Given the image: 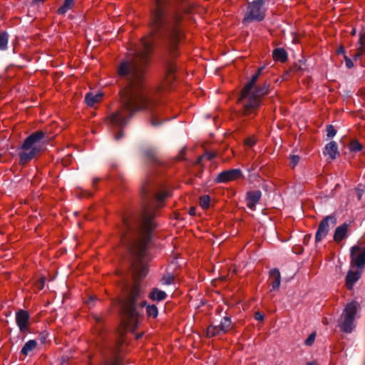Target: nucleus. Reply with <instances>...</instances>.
Instances as JSON below:
<instances>
[{"label":"nucleus","instance_id":"52","mask_svg":"<svg viewBox=\"0 0 365 365\" xmlns=\"http://www.w3.org/2000/svg\"><path fill=\"white\" fill-rule=\"evenodd\" d=\"M356 29H355V28H353V29H351V31L350 34H351V36H355V35H356Z\"/></svg>","mask_w":365,"mask_h":365},{"label":"nucleus","instance_id":"27","mask_svg":"<svg viewBox=\"0 0 365 365\" xmlns=\"http://www.w3.org/2000/svg\"><path fill=\"white\" fill-rule=\"evenodd\" d=\"M8 44V34L6 31L0 33V50L6 48Z\"/></svg>","mask_w":365,"mask_h":365},{"label":"nucleus","instance_id":"22","mask_svg":"<svg viewBox=\"0 0 365 365\" xmlns=\"http://www.w3.org/2000/svg\"><path fill=\"white\" fill-rule=\"evenodd\" d=\"M139 304L141 307H146L147 315L149 317L156 318L158 317V310L155 304L147 305V302L145 300L141 301Z\"/></svg>","mask_w":365,"mask_h":365},{"label":"nucleus","instance_id":"43","mask_svg":"<svg viewBox=\"0 0 365 365\" xmlns=\"http://www.w3.org/2000/svg\"><path fill=\"white\" fill-rule=\"evenodd\" d=\"M205 158V155H202L199 156V157L197 158V159L196 160V161L195 162V164H194V165H201L202 161V160H203Z\"/></svg>","mask_w":365,"mask_h":365},{"label":"nucleus","instance_id":"36","mask_svg":"<svg viewBox=\"0 0 365 365\" xmlns=\"http://www.w3.org/2000/svg\"><path fill=\"white\" fill-rule=\"evenodd\" d=\"M45 282H46V278L45 277L40 278L35 283L36 287L37 289H38L39 290L43 289V288L44 287Z\"/></svg>","mask_w":365,"mask_h":365},{"label":"nucleus","instance_id":"25","mask_svg":"<svg viewBox=\"0 0 365 365\" xmlns=\"http://www.w3.org/2000/svg\"><path fill=\"white\" fill-rule=\"evenodd\" d=\"M359 43L360 44V46L358 48L357 51L356 52L354 55V58H357L361 56L365 53V46L364 43V35L362 33L359 34Z\"/></svg>","mask_w":365,"mask_h":365},{"label":"nucleus","instance_id":"46","mask_svg":"<svg viewBox=\"0 0 365 365\" xmlns=\"http://www.w3.org/2000/svg\"><path fill=\"white\" fill-rule=\"evenodd\" d=\"M68 360H69V358L68 356H62L61 358L60 363L61 365H63V364H66L68 361Z\"/></svg>","mask_w":365,"mask_h":365},{"label":"nucleus","instance_id":"1","mask_svg":"<svg viewBox=\"0 0 365 365\" xmlns=\"http://www.w3.org/2000/svg\"><path fill=\"white\" fill-rule=\"evenodd\" d=\"M195 4L190 0H155L149 18L150 34L153 39L143 37L140 47L128 53L118 67V74L125 82L119 91L121 106L108 117V122L120 128L115 140L123 135V128L134 114L152 110L155 102L147 91L145 73L150 65L154 41L164 49L163 62L165 71V84L170 87L175 79V59L180 56L179 44L184 38L185 15L191 14Z\"/></svg>","mask_w":365,"mask_h":365},{"label":"nucleus","instance_id":"47","mask_svg":"<svg viewBox=\"0 0 365 365\" xmlns=\"http://www.w3.org/2000/svg\"><path fill=\"white\" fill-rule=\"evenodd\" d=\"M264 69V66L259 67L255 74H257V76L259 77L261 74L262 73L263 70Z\"/></svg>","mask_w":365,"mask_h":365},{"label":"nucleus","instance_id":"53","mask_svg":"<svg viewBox=\"0 0 365 365\" xmlns=\"http://www.w3.org/2000/svg\"><path fill=\"white\" fill-rule=\"evenodd\" d=\"M307 365H317V362L316 361H313L311 362H308Z\"/></svg>","mask_w":365,"mask_h":365},{"label":"nucleus","instance_id":"44","mask_svg":"<svg viewBox=\"0 0 365 365\" xmlns=\"http://www.w3.org/2000/svg\"><path fill=\"white\" fill-rule=\"evenodd\" d=\"M185 155V149L183 148L182 150H180L178 156V160H182L184 159V156Z\"/></svg>","mask_w":365,"mask_h":365},{"label":"nucleus","instance_id":"13","mask_svg":"<svg viewBox=\"0 0 365 365\" xmlns=\"http://www.w3.org/2000/svg\"><path fill=\"white\" fill-rule=\"evenodd\" d=\"M143 155L145 159L155 169V167L160 166L162 163L158 158L157 151L155 148H148L143 150Z\"/></svg>","mask_w":365,"mask_h":365},{"label":"nucleus","instance_id":"51","mask_svg":"<svg viewBox=\"0 0 365 365\" xmlns=\"http://www.w3.org/2000/svg\"><path fill=\"white\" fill-rule=\"evenodd\" d=\"M312 238V235L307 234L304 236V241H308Z\"/></svg>","mask_w":365,"mask_h":365},{"label":"nucleus","instance_id":"8","mask_svg":"<svg viewBox=\"0 0 365 365\" xmlns=\"http://www.w3.org/2000/svg\"><path fill=\"white\" fill-rule=\"evenodd\" d=\"M336 217L334 215L327 216L320 222L315 235L316 243L327 236L331 228L336 224Z\"/></svg>","mask_w":365,"mask_h":365},{"label":"nucleus","instance_id":"9","mask_svg":"<svg viewBox=\"0 0 365 365\" xmlns=\"http://www.w3.org/2000/svg\"><path fill=\"white\" fill-rule=\"evenodd\" d=\"M351 267L362 269L365 267V247L354 245L350 250Z\"/></svg>","mask_w":365,"mask_h":365},{"label":"nucleus","instance_id":"6","mask_svg":"<svg viewBox=\"0 0 365 365\" xmlns=\"http://www.w3.org/2000/svg\"><path fill=\"white\" fill-rule=\"evenodd\" d=\"M264 0H255L250 3L242 20L243 24L260 22L265 18V9L263 8Z\"/></svg>","mask_w":365,"mask_h":365},{"label":"nucleus","instance_id":"55","mask_svg":"<svg viewBox=\"0 0 365 365\" xmlns=\"http://www.w3.org/2000/svg\"><path fill=\"white\" fill-rule=\"evenodd\" d=\"M96 320L97 322H100V319H98V318H97V317H96Z\"/></svg>","mask_w":365,"mask_h":365},{"label":"nucleus","instance_id":"30","mask_svg":"<svg viewBox=\"0 0 365 365\" xmlns=\"http://www.w3.org/2000/svg\"><path fill=\"white\" fill-rule=\"evenodd\" d=\"M163 123V120H160L158 118L156 115L153 113H152L151 118H150V123L153 126H159Z\"/></svg>","mask_w":365,"mask_h":365},{"label":"nucleus","instance_id":"17","mask_svg":"<svg viewBox=\"0 0 365 365\" xmlns=\"http://www.w3.org/2000/svg\"><path fill=\"white\" fill-rule=\"evenodd\" d=\"M348 228L349 225L346 222L343 223L341 225L336 228L333 238L336 243L340 242L346 237Z\"/></svg>","mask_w":365,"mask_h":365},{"label":"nucleus","instance_id":"41","mask_svg":"<svg viewBox=\"0 0 365 365\" xmlns=\"http://www.w3.org/2000/svg\"><path fill=\"white\" fill-rule=\"evenodd\" d=\"M356 190L357 198L359 200H361V197H362L363 194L364 193V189L357 187Z\"/></svg>","mask_w":365,"mask_h":365},{"label":"nucleus","instance_id":"10","mask_svg":"<svg viewBox=\"0 0 365 365\" xmlns=\"http://www.w3.org/2000/svg\"><path fill=\"white\" fill-rule=\"evenodd\" d=\"M242 177L240 169L226 170L218 174L215 180L217 183H225L237 180Z\"/></svg>","mask_w":365,"mask_h":365},{"label":"nucleus","instance_id":"26","mask_svg":"<svg viewBox=\"0 0 365 365\" xmlns=\"http://www.w3.org/2000/svg\"><path fill=\"white\" fill-rule=\"evenodd\" d=\"M210 197L208 195H204L200 197L199 204L200 207L204 209H208L210 207Z\"/></svg>","mask_w":365,"mask_h":365},{"label":"nucleus","instance_id":"20","mask_svg":"<svg viewBox=\"0 0 365 365\" xmlns=\"http://www.w3.org/2000/svg\"><path fill=\"white\" fill-rule=\"evenodd\" d=\"M325 150L326 154L328 155L331 160L335 159L337 155H339L337 144L334 141L329 142L326 145Z\"/></svg>","mask_w":365,"mask_h":365},{"label":"nucleus","instance_id":"23","mask_svg":"<svg viewBox=\"0 0 365 365\" xmlns=\"http://www.w3.org/2000/svg\"><path fill=\"white\" fill-rule=\"evenodd\" d=\"M37 346V342L36 340L31 339L28 341L22 347L21 350V354L27 356L31 351L35 349Z\"/></svg>","mask_w":365,"mask_h":365},{"label":"nucleus","instance_id":"35","mask_svg":"<svg viewBox=\"0 0 365 365\" xmlns=\"http://www.w3.org/2000/svg\"><path fill=\"white\" fill-rule=\"evenodd\" d=\"M175 280V277L173 275H164L162 278V281L165 284H172Z\"/></svg>","mask_w":365,"mask_h":365},{"label":"nucleus","instance_id":"45","mask_svg":"<svg viewBox=\"0 0 365 365\" xmlns=\"http://www.w3.org/2000/svg\"><path fill=\"white\" fill-rule=\"evenodd\" d=\"M336 53L338 55H339V54H344V55H345V49H344V47L343 46H340L337 48V50H336Z\"/></svg>","mask_w":365,"mask_h":365},{"label":"nucleus","instance_id":"21","mask_svg":"<svg viewBox=\"0 0 365 365\" xmlns=\"http://www.w3.org/2000/svg\"><path fill=\"white\" fill-rule=\"evenodd\" d=\"M103 94L101 93L95 95L92 93H88L85 96V101L88 106L93 107L96 103L101 100Z\"/></svg>","mask_w":365,"mask_h":365},{"label":"nucleus","instance_id":"38","mask_svg":"<svg viewBox=\"0 0 365 365\" xmlns=\"http://www.w3.org/2000/svg\"><path fill=\"white\" fill-rule=\"evenodd\" d=\"M254 317H255V319L257 321H263L264 319V314L259 312H256L255 313Z\"/></svg>","mask_w":365,"mask_h":365},{"label":"nucleus","instance_id":"5","mask_svg":"<svg viewBox=\"0 0 365 365\" xmlns=\"http://www.w3.org/2000/svg\"><path fill=\"white\" fill-rule=\"evenodd\" d=\"M359 308L360 305L356 301H352L346 304L341 316L342 322L339 324L340 329L342 331L345 333L352 331L354 327L355 316Z\"/></svg>","mask_w":365,"mask_h":365},{"label":"nucleus","instance_id":"19","mask_svg":"<svg viewBox=\"0 0 365 365\" xmlns=\"http://www.w3.org/2000/svg\"><path fill=\"white\" fill-rule=\"evenodd\" d=\"M272 58L275 61L284 63L287 61V53L283 48H277L272 51Z\"/></svg>","mask_w":365,"mask_h":365},{"label":"nucleus","instance_id":"7","mask_svg":"<svg viewBox=\"0 0 365 365\" xmlns=\"http://www.w3.org/2000/svg\"><path fill=\"white\" fill-rule=\"evenodd\" d=\"M232 329V323L230 317H224L219 325H213L210 324L205 332L206 337L212 338L219 336L222 334L227 333Z\"/></svg>","mask_w":365,"mask_h":365},{"label":"nucleus","instance_id":"48","mask_svg":"<svg viewBox=\"0 0 365 365\" xmlns=\"http://www.w3.org/2000/svg\"><path fill=\"white\" fill-rule=\"evenodd\" d=\"M203 172V168H200L197 171V173L195 174V177L197 178H200L201 177V175Z\"/></svg>","mask_w":365,"mask_h":365},{"label":"nucleus","instance_id":"2","mask_svg":"<svg viewBox=\"0 0 365 365\" xmlns=\"http://www.w3.org/2000/svg\"><path fill=\"white\" fill-rule=\"evenodd\" d=\"M141 210L138 213L124 215L120 228V242L130 254V268L134 278L133 285L123 283L121 294L113 304L119 307L121 322L119 327L120 336L127 331H135L138 327L139 313L137 310L142 290L138 280L145 277L148 266L144 262L148 245L152 239V232L157 227L155 212L164 205L168 197L167 191L156 192V185L148 176L140 189Z\"/></svg>","mask_w":365,"mask_h":365},{"label":"nucleus","instance_id":"18","mask_svg":"<svg viewBox=\"0 0 365 365\" xmlns=\"http://www.w3.org/2000/svg\"><path fill=\"white\" fill-rule=\"evenodd\" d=\"M149 298L153 301L160 302L167 297V294L157 287L151 289L148 294Z\"/></svg>","mask_w":365,"mask_h":365},{"label":"nucleus","instance_id":"14","mask_svg":"<svg viewBox=\"0 0 365 365\" xmlns=\"http://www.w3.org/2000/svg\"><path fill=\"white\" fill-rule=\"evenodd\" d=\"M262 192L260 190H251L247 192V206L252 210H255L256 204L260 200Z\"/></svg>","mask_w":365,"mask_h":365},{"label":"nucleus","instance_id":"37","mask_svg":"<svg viewBox=\"0 0 365 365\" xmlns=\"http://www.w3.org/2000/svg\"><path fill=\"white\" fill-rule=\"evenodd\" d=\"M256 143V141L252 138H247L245 140V144L249 147H252Z\"/></svg>","mask_w":365,"mask_h":365},{"label":"nucleus","instance_id":"4","mask_svg":"<svg viewBox=\"0 0 365 365\" xmlns=\"http://www.w3.org/2000/svg\"><path fill=\"white\" fill-rule=\"evenodd\" d=\"M46 133L42 130H37L29 135L24 141L20 148V164L25 165L34 158L41 150V146L37 144L45 137Z\"/></svg>","mask_w":365,"mask_h":365},{"label":"nucleus","instance_id":"11","mask_svg":"<svg viewBox=\"0 0 365 365\" xmlns=\"http://www.w3.org/2000/svg\"><path fill=\"white\" fill-rule=\"evenodd\" d=\"M30 316L27 311L19 309L16 313V322L21 333L29 332Z\"/></svg>","mask_w":365,"mask_h":365},{"label":"nucleus","instance_id":"15","mask_svg":"<svg viewBox=\"0 0 365 365\" xmlns=\"http://www.w3.org/2000/svg\"><path fill=\"white\" fill-rule=\"evenodd\" d=\"M361 275V269H357L356 271L353 272L351 270H349L347 272L346 277V286L348 289L351 290L352 289L354 284L359 279Z\"/></svg>","mask_w":365,"mask_h":365},{"label":"nucleus","instance_id":"54","mask_svg":"<svg viewBox=\"0 0 365 365\" xmlns=\"http://www.w3.org/2000/svg\"><path fill=\"white\" fill-rule=\"evenodd\" d=\"M142 335H143V334H138V335L137 336V339H140V338L142 336Z\"/></svg>","mask_w":365,"mask_h":365},{"label":"nucleus","instance_id":"32","mask_svg":"<svg viewBox=\"0 0 365 365\" xmlns=\"http://www.w3.org/2000/svg\"><path fill=\"white\" fill-rule=\"evenodd\" d=\"M104 365H123L120 358L117 356H115L114 359L112 360H107L104 363Z\"/></svg>","mask_w":365,"mask_h":365},{"label":"nucleus","instance_id":"56","mask_svg":"<svg viewBox=\"0 0 365 365\" xmlns=\"http://www.w3.org/2000/svg\"><path fill=\"white\" fill-rule=\"evenodd\" d=\"M158 90H162V89H163V87H158Z\"/></svg>","mask_w":365,"mask_h":365},{"label":"nucleus","instance_id":"3","mask_svg":"<svg viewBox=\"0 0 365 365\" xmlns=\"http://www.w3.org/2000/svg\"><path fill=\"white\" fill-rule=\"evenodd\" d=\"M269 88L270 83L267 81L254 86L248 96L240 103L242 105V115L248 116L255 114L261 106L263 97L268 94Z\"/></svg>","mask_w":365,"mask_h":365},{"label":"nucleus","instance_id":"33","mask_svg":"<svg viewBox=\"0 0 365 365\" xmlns=\"http://www.w3.org/2000/svg\"><path fill=\"white\" fill-rule=\"evenodd\" d=\"M300 158L299 155H292L289 157V163L292 168H294L299 162Z\"/></svg>","mask_w":365,"mask_h":365},{"label":"nucleus","instance_id":"31","mask_svg":"<svg viewBox=\"0 0 365 365\" xmlns=\"http://www.w3.org/2000/svg\"><path fill=\"white\" fill-rule=\"evenodd\" d=\"M326 131L328 138H333L336 133V130L332 125H327Z\"/></svg>","mask_w":365,"mask_h":365},{"label":"nucleus","instance_id":"50","mask_svg":"<svg viewBox=\"0 0 365 365\" xmlns=\"http://www.w3.org/2000/svg\"><path fill=\"white\" fill-rule=\"evenodd\" d=\"M99 181H100V178H94L93 180V186L96 187Z\"/></svg>","mask_w":365,"mask_h":365},{"label":"nucleus","instance_id":"28","mask_svg":"<svg viewBox=\"0 0 365 365\" xmlns=\"http://www.w3.org/2000/svg\"><path fill=\"white\" fill-rule=\"evenodd\" d=\"M363 145L357 140L351 141L349 149L351 152H359L361 151Z\"/></svg>","mask_w":365,"mask_h":365},{"label":"nucleus","instance_id":"49","mask_svg":"<svg viewBox=\"0 0 365 365\" xmlns=\"http://www.w3.org/2000/svg\"><path fill=\"white\" fill-rule=\"evenodd\" d=\"M195 210H196L195 207H191L190 208V210H189V214H190V215H192V216H195V214H196Z\"/></svg>","mask_w":365,"mask_h":365},{"label":"nucleus","instance_id":"12","mask_svg":"<svg viewBox=\"0 0 365 365\" xmlns=\"http://www.w3.org/2000/svg\"><path fill=\"white\" fill-rule=\"evenodd\" d=\"M259 78V77L257 76V74L255 73L250 80L245 84L240 93L237 103L242 102L248 96L252 90L254 88V86H257V82Z\"/></svg>","mask_w":365,"mask_h":365},{"label":"nucleus","instance_id":"16","mask_svg":"<svg viewBox=\"0 0 365 365\" xmlns=\"http://www.w3.org/2000/svg\"><path fill=\"white\" fill-rule=\"evenodd\" d=\"M269 280L272 285V290H278L280 287L281 275L277 268L272 269L269 271Z\"/></svg>","mask_w":365,"mask_h":365},{"label":"nucleus","instance_id":"34","mask_svg":"<svg viewBox=\"0 0 365 365\" xmlns=\"http://www.w3.org/2000/svg\"><path fill=\"white\" fill-rule=\"evenodd\" d=\"M315 338H316V332L314 331L305 340V341H304L305 345L312 346L314 342Z\"/></svg>","mask_w":365,"mask_h":365},{"label":"nucleus","instance_id":"24","mask_svg":"<svg viewBox=\"0 0 365 365\" xmlns=\"http://www.w3.org/2000/svg\"><path fill=\"white\" fill-rule=\"evenodd\" d=\"M74 1L75 0H64L62 6L58 9L57 13L61 15L65 14L68 10L72 9L74 5Z\"/></svg>","mask_w":365,"mask_h":365},{"label":"nucleus","instance_id":"57","mask_svg":"<svg viewBox=\"0 0 365 365\" xmlns=\"http://www.w3.org/2000/svg\"><path fill=\"white\" fill-rule=\"evenodd\" d=\"M363 35H364V38H365V34H363Z\"/></svg>","mask_w":365,"mask_h":365},{"label":"nucleus","instance_id":"29","mask_svg":"<svg viewBox=\"0 0 365 365\" xmlns=\"http://www.w3.org/2000/svg\"><path fill=\"white\" fill-rule=\"evenodd\" d=\"M303 68H302L301 65H298L297 63H294L292 66H290L289 69L287 71L286 74H292V73H297L301 71H302Z\"/></svg>","mask_w":365,"mask_h":365},{"label":"nucleus","instance_id":"39","mask_svg":"<svg viewBox=\"0 0 365 365\" xmlns=\"http://www.w3.org/2000/svg\"><path fill=\"white\" fill-rule=\"evenodd\" d=\"M344 60L346 61V66L347 68H351L354 66V63L352 61L348 58L346 55H344Z\"/></svg>","mask_w":365,"mask_h":365},{"label":"nucleus","instance_id":"40","mask_svg":"<svg viewBox=\"0 0 365 365\" xmlns=\"http://www.w3.org/2000/svg\"><path fill=\"white\" fill-rule=\"evenodd\" d=\"M203 155H205V158H207L208 160H211L215 157V153L206 151Z\"/></svg>","mask_w":365,"mask_h":365},{"label":"nucleus","instance_id":"42","mask_svg":"<svg viewBox=\"0 0 365 365\" xmlns=\"http://www.w3.org/2000/svg\"><path fill=\"white\" fill-rule=\"evenodd\" d=\"M47 336L48 334L46 332H42L39 334V340L42 344L46 342Z\"/></svg>","mask_w":365,"mask_h":365}]
</instances>
